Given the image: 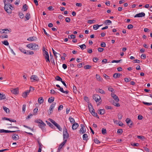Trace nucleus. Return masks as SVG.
Returning <instances> with one entry per match:
<instances>
[{
  "label": "nucleus",
  "instance_id": "61",
  "mask_svg": "<svg viewBox=\"0 0 152 152\" xmlns=\"http://www.w3.org/2000/svg\"><path fill=\"white\" fill-rule=\"evenodd\" d=\"M123 132V130L121 129H119L118 130L117 133L121 134Z\"/></svg>",
  "mask_w": 152,
  "mask_h": 152
},
{
  "label": "nucleus",
  "instance_id": "8",
  "mask_svg": "<svg viewBox=\"0 0 152 152\" xmlns=\"http://www.w3.org/2000/svg\"><path fill=\"white\" fill-rule=\"evenodd\" d=\"M145 15V13L144 12H142L136 14L134 15V17H144Z\"/></svg>",
  "mask_w": 152,
  "mask_h": 152
},
{
  "label": "nucleus",
  "instance_id": "34",
  "mask_svg": "<svg viewBox=\"0 0 152 152\" xmlns=\"http://www.w3.org/2000/svg\"><path fill=\"white\" fill-rule=\"evenodd\" d=\"M55 126L57 128V129L60 131H61L62 129L57 123L55 125Z\"/></svg>",
  "mask_w": 152,
  "mask_h": 152
},
{
  "label": "nucleus",
  "instance_id": "44",
  "mask_svg": "<svg viewBox=\"0 0 152 152\" xmlns=\"http://www.w3.org/2000/svg\"><path fill=\"white\" fill-rule=\"evenodd\" d=\"M25 18L27 20H29L30 18V14L29 13H27L25 16Z\"/></svg>",
  "mask_w": 152,
  "mask_h": 152
},
{
  "label": "nucleus",
  "instance_id": "1",
  "mask_svg": "<svg viewBox=\"0 0 152 152\" xmlns=\"http://www.w3.org/2000/svg\"><path fill=\"white\" fill-rule=\"evenodd\" d=\"M3 2L4 4V8L5 10L9 14H11L12 10L14 9V7L10 3L6 2V0H4Z\"/></svg>",
  "mask_w": 152,
  "mask_h": 152
},
{
  "label": "nucleus",
  "instance_id": "15",
  "mask_svg": "<svg viewBox=\"0 0 152 152\" xmlns=\"http://www.w3.org/2000/svg\"><path fill=\"white\" fill-rule=\"evenodd\" d=\"M79 126L78 124L77 123H75L72 126V129L73 130L76 129Z\"/></svg>",
  "mask_w": 152,
  "mask_h": 152
},
{
  "label": "nucleus",
  "instance_id": "50",
  "mask_svg": "<svg viewBox=\"0 0 152 152\" xmlns=\"http://www.w3.org/2000/svg\"><path fill=\"white\" fill-rule=\"evenodd\" d=\"M50 93L52 94H56L57 93L54 90L51 89L50 90Z\"/></svg>",
  "mask_w": 152,
  "mask_h": 152
},
{
  "label": "nucleus",
  "instance_id": "55",
  "mask_svg": "<svg viewBox=\"0 0 152 152\" xmlns=\"http://www.w3.org/2000/svg\"><path fill=\"white\" fill-rule=\"evenodd\" d=\"M102 134H105L107 132V131H106V129L102 128Z\"/></svg>",
  "mask_w": 152,
  "mask_h": 152
},
{
  "label": "nucleus",
  "instance_id": "23",
  "mask_svg": "<svg viewBox=\"0 0 152 152\" xmlns=\"http://www.w3.org/2000/svg\"><path fill=\"white\" fill-rule=\"evenodd\" d=\"M121 75H122L119 73H115L113 75V77L115 78H117L119 77Z\"/></svg>",
  "mask_w": 152,
  "mask_h": 152
},
{
  "label": "nucleus",
  "instance_id": "49",
  "mask_svg": "<svg viewBox=\"0 0 152 152\" xmlns=\"http://www.w3.org/2000/svg\"><path fill=\"white\" fill-rule=\"evenodd\" d=\"M98 92L102 94H105L104 90L101 89L99 88L98 89Z\"/></svg>",
  "mask_w": 152,
  "mask_h": 152
},
{
  "label": "nucleus",
  "instance_id": "30",
  "mask_svg": "<svg viewBox=\"0 0 152 152\" xmlns=\"http://www.w3.org/2000/svg\"><path fill=\"white\" fill-rule=\"evenodd\" d=\"M33 43H30L26 45V46L29 49L32 50Z\"/></svg>",
  "mask_w": 152,
  "mask_h": 152
},
{
  "label": "nucleus",
  "instance_id": "33",
  "mask_svg": "<svg viewBox=\"0 0 152 152\" xmlns=\"http://www.w3.org/2000/svg\"><path fill=\"white\" fill-rule=\"evenodd\" d=\"M102 25H99L98 24L95 25L93 26V28L95 30H97L99 27L101 26Z\"/></svg>",
  "mask_w": 152,
  "mask_h": 152
},
{
  "label": "nucleus",
  "instance_id": "29",
  "mask_svg": "<svg viewBox=\"0 0 152 152\" xmlns=\"http://www.w3.org/2000/svg\"><path fill=\"white\" fill-rule=\"evenodd\" d=\"M6 96L4 94H1L0 93V100H1L5 98Z\"/></svg>",
  "mask_w": 152,
  "mask_h": 152
},
{
  "label": "nucleus",
  "instance_id": "32",
  "mask_svg": "<svg viewBox=\"0 0 152 152\" xmlns=\"http://www.w3.org/2000/svg\"><path fill=\"white\" fill-rule=\"evenodd\" d=\"M69 119L70 120V122L72 124L75 123V120L74 119L72 118L71 116H70L69 117Z\"/></svg>",
  "mask_w": 152,
  "mask_h": 152
},
{
  "label": "nucleus",
  "instance_id": "2",
  "mask_svg": "<svg viewBox=\"0 0 152 152\" xmlns=\"http://www.w3.org/2000/svg\"><path fill=\"white\" fill-rule=\"evenodd\" d=\"M63 137L64 141L66 140L69 138V135L67 132V129L65 126H64L63 131Z\"/></svg>",
  "mask_w": 152,
  "mask_h": 152
},
{
  "label": "nucleus",
  "instance_id": "42",
  "mask_svg": "<svg viewBox=\"0 0 152 152\" xmlns=\"http://www.w3.org/2000/svg\"><path fill=\"white\" fill-rule=\"evenodd\" d=\"M95 22V20H89L88 21L87 23L89 24H91L94 23Z\"/></svg>",
  "mask_w": 152,
  "mask_h": 152
},
{
  "label": "nucleus",
  "instance_id": "43",
  "mask_svg": "<svg viewBox=\"0 0 152 152\" xmlns=\"http://www.w3.org/2000/svg\"><path fill=\"white\" fill-rule=\"evenodd\" d=\"M75 37V36L73 34L69 35L68 36V38L69 39H74Z\"/></svg>",
  "mask_w": 152,
  "mask_h": 152
},
{
  "label": "nucleus",
  "instance_id": "40",
  "mask_svg": "<svg viewBox=\"0 0 152 152\" xmlns=\"http://www.w3.org/2000/svg\"><path fill=\"white\" fill-rule=\"evenodd\" d=\"M91 67V66L89 65H87L85 66L84 68L85 69H90Z\"/></svg>",
  "mask_w": 152,
  "mask_h": 152
},
{
  "label": "nucleus",
  "instance_id": "18",
  "mask_svg": "<svg viewBox=\"0 0 152 152\" xmlns=\"http://www.w3.org/2000/svg\"><path fill=\"white\" fill-rule=\"evenodd\" d=\"M96 79L98 81H102V78L99 75L96 74Z\"/></svg>",
  "mask_w": 152,
  "mask_h": 152
},
{
  "label": "nucleus",
  "instance_id": "60",
  "mask_svg": "<svg viewBox=\"0 0 152 152\" xmlns=\"http://www.w3.org/2000/svg\"><path fill=\"white\" fill-rule=\"evenodd\" d=\"M103 76L107 80H108V79H110L109 77L105 74H104Z\"/></svg>",
  "mask_w": 152,
  "mask_h": 152
},
{
  "label": "nucleus",
  "instance_id": "26",
  "mask_svg": "<svg viewBox=\"0 0 152 152\" xmlns=\"http://www.w3.org/2000/svg\"><path fill=\"white\" fill-rule=\"evenodd\" d=\"M104 23L107 25H109L112 23V22L110 20H107L104 21Z\"/></svg>",
  "mask_w": 152,
  "mask_h": 152
},
{
  "label": "nucleus",
  "instance_id": "4",
  "mask_svg": "<svg viewBox=\"0 0 152 152\" xmlns=\"http://www.w3.org/2000/svg\"><path fill=\"white\" fill-rule=\"evenodd\" d=\"M93 99H94L96 102H99L101 100V98L100 96L97 94H94L93 95Z\"/></svg>",
  "mask_w": 152,
  "mask_h": 152
},
{
  "label": "nucleus",
  "instance_id": "12",
  "mask_svg": "<svg viewBox=\"0 0 152 152\" xmlns=\"http://www.w3.org/2000/svg\"><path fill=\"white\" fill-rule=\"evenodd\" d=\"M9 31L7 29H0V33L1 34L6 33L7 34L9 33Z\"/></svg>",
  "mask_w": 152,
  "mask_h": 152
},
{
  "label": "nucleus",
  "instance_id": "52",
  "mask_svg": "<svg viewBox=\"0 0 152 152\" xmlns=\"http://www.w3.org/2000/svg\"><path fill=\"white\" fill-rule=\"evenodd\" d=\"M46 126V124L44 123V125H42V124H39L38 125V126L41 129H42L43 128Z\"/></svg>",
  "mask_w": 152,
  "mask_h": 152
},
{
  "label": "nucleus",
  "instance_id": "7",
  "mask_svg": "<svg viewBox=\"0 0 152 152\" xmlns=\"http://www.w3.org/2000/svg\"><path fill=\"white\" fill-rule=\"evenodd\" d=\"M66 142V140H64V141L59 146L57 152H60L62 147L64 145Z\"/></svg>",
  "mask_w": 152,
  "mask_h": 152
},
{
  "label": "nucleus",
  "instance_id": "59",
  "mask_svg": "<svg viewBox=\"0 0 152 152\" xmlns=\"http://www.w3.org/2000/svg\"><path fill=\"white\" fill-rule=\"evenodd\" d=\"M104 49L101 48H98V50L99 52H102L103 51Z\"/></svg>",
  "mask_w": 152,
  "mask_h": 152
},
{
  "label": "nucleus",
  "instance_id": "45",
  "mask_svg": "<svg viewBox=\"0 0 152 152\" xmlns=\"http://www.w3.org/2000/svg\"><path fill=\"white\" fill-rule=\"evenodd\" d=\"M38 110V108H36L33 111L34 112V114L35 115H36L37 114Z\"/></svg>",
  "mask_w": 152,
  "mask_h": 152
},
{
  "label": "nucleus",
  "instance_id": "62",
  "mask_svg": "<svg viewBox=\"0 0 152 152\" xmlns=\"http://www.w3.org/2000/svg\"><path fill=\"white\" fill-rule=\"evenodd\" d=\"M133 27V26L132 24H129L127 26V28L128 29H131Z\"/></svg>",
  "mask_w": 152,
  "mask_h": 152
},
{
  "label": "nucleus",
  "instance_id": "22",
  "mask_svg": "<svg viewBox=\"0 0 152 152\" xmlns=\"http://www.w3.org/2000/svg\"><path fill=\"white\" fill-rule=\"evenodd\" d=\"M88 136L87 135V134H84L83 135V139L84 140L87 141L88 139Z\"/></svg>",
  "mask_w": 152,
  "mask_h": 152
},
{
  "label": "nucleus",
  "instance_id": "39",
  "mask_svg": "<svg viewBox=\"0 0 152 152\" xmlns=\"http://www.w3.org/2000/svg\"><path fill=\"white\" fill-rule=\"evenodd\" d=\"M56 79L58 81H60L61 82H62L63 80L59 76H57L55 77Z\"/></svg>",
  "mask_w": 152,
  "mask_h": 152
},
{
  "label": "nucleus",
  "instance_id": "46",
  "mask_svg": "<svg viewBox=\"0 0 152 152\" xmlns=\"http://www.w3.org/2000/svg\"><path fill=\"white\" fill-rule=\"evenodd\" d=\"M142 103L148 106L152 104V102L148 103L143 102Z\"/></svg>",
  "mask_w": 152,
  "mask_h": 152
},
{
  "label": "nucleus",
  "instance_id": "64",
  "mask_svg": "<svg viewBox=\"0 0 152 152\" xmlns=\"http://www.w3.org/2000/svg\"><path fill=\"white\" fill-rule=\"evenodd\" d=\"M77 90L76 87L75 86H73V91L74 93H76Z\"/></svg>",
  "mask_w": 152,
  "mask_h": 152
},
{
  "label": "nucleus",
  "instance_id": "20",
  "mask_svg": "<svg viewBox=\"0 0 152 152\" xmlns=\"http://www.w3.org/2000/svg\"><path fill=\"white\" fill-rule=\"evenodd\" d=\"M88 107L89 110V111L91 113L94 110L93 107L92 105L91 104H90L88 105Z\"/></svg>",
  "mask_w": 152,
  "mask_h": 152
},
{
  "label": "nucleus",
  "instance_id": "53",
  "mask_svg": "<svg viewBox=\"0 0 152 152\" xmlns=\"http://www.w3.org/2000/svg\"><path fill=\"white\" fill-rule=\"evenodd\" d=\"M3 44H4L5 45H9V43L7 40L4 41L2 42Z\"/></svg>",
  "mask_w": 152,
  "mask_h": 152
},
{
  "label": "nucleus",
  "instance_id": "5",
  "mask_svg": "<svg viewBox=\"0 0 152 152\" xmlns=\"http://www.w3.org/2000/svg\"><path fill=\"white\" fill-rule=\"evenodd\" d=\"M56 104V103L53 102L52 104L50 105L49 109V115H50V114H51L52 112H53V109H54L55 107V106Z\"/></svg>",
  "mask_w": 152,
  "mask_h": 152
},
{
  "label": "nucleus",
  "instance_id": "36",
  "mask_svg": "<svg viewBox=\"0 0 152 152\" xmlns=\"http://www.w3.org/2000/svg\"><path fill=\"white\" fill-rule=\"evenodd\" d=\"M34 54V52L33 51L31 50H28L26 51V55H33Z\"/></svg>",
  "mask_w": 152,
  "mask_h": 152
},
{
  "label": "nucleus",
  "instance_id": "63",
  "mask_svg": "<svg viewBox=\"0 0 152 152\" xmlns=\"http://www.w3.org/2000/svg\"><path fill=\"white\" fill-rule=\"evenodd\" d=\"M100 46L104 48L106 47V44L104 42H103L101 43Z\"/></svg>",
  "mask_w": 152,
  "mask_h": 152
},
{
  "label": "nucleus",
  "instance_id": "38",
  "mask_svg": "<svg viewBox=\"0 0 152 152\" xmlns=\"http://www.w3.org/2000/svg\"><path fill=\"white\" fill-rule=\"evenodd\" d=\"M113 105L116 106V107H119L120 106V104L118 103L117 102H115L114 101H113Z\"/></svg>",
  "mask_w": 152,
  "mask_h": 152
},
{
  "label": "nucleus",
  "instance_id": "35",
  "mask_svg": "<svg viewBox=\"0 0 152 152\" xmlns=\"http://www.w3.org/2000/svg\"><path fill=\"white\" fill-rule=\"evenodd\" d=\"M20 130H17L16 131H9L8 130H5V133H13L15 132H19Z\"/></svg>",
  "mask_w": 152,
  "mask_h": 152
},
{
  "label": "nucleus",
  "instance_id": "54",
  "mask_svg": "<svg viewBox=\"0 0 152 152\" xmlns=\"http://www.w3.org/2000/svg\"><path fill=\"white\" fill-rule=\"evenodd\" d=\"M122 60V59H120L119 60H113L111 61V63H119Z\"/></svg>",
  "mask_w": 152,
  "mask_h": 152
},
{
  "label": "nucleus",
  "instance_id": "56",
  "mask_svg": "<svg viewBox=\"0 0 152 152\" xmlns=\"http://www.w3.org/2000/svg\"><path fill=\"white\" fill-rule=\"evenodd\" d=\"M19 15L20 16V17L21 19L23 18L24 17V15L22 12H21V13L20 12L19 13Z\"/></svg>",
  "mask_w": 152,
  "mask_h": 152
},
{
  "label": "nucleus",
  "instance_id": "48",
  "mask_svg": "<svg viewBox=\"0 0 152 152\" xmlns=\"http://www.w3.org/2000/svg\"><path fill=\"white\" fill-rule=\"evenodd\" d=\"M27 7H28L26 4H25V5H23V9L24 11H26L27 10Z\"/></svg>",
  "mask_w": 152,
  "mask_h": 152
},
{
  "label": "nucleus",
  "instance_id": "41",
  "mask_svg": "<svg viewBox=\"0 0 152 152\" xmlns=\"http://www.w3.org/2000/svg\"><path fill=\"white\" fill-rule=\"evenodd\" d=\"M46 123L50 127H51L53 128L54 126L53 125H52L50 122L49 121H46Z\"/></svg>",
  "mask_w": 152,
  "mask_h": 152
},
{
  "label": "nucleus",
  "instance_id": "14",
  "mask_svg": "<svg viewBox=\"0 0 152 152\" xmlns=\"http://www.w3.org/2000/svg\"><path fill=\"white\" fill-rule=\"evenodd\" d=\"M37 39L36 37H30L27 39V40L29 41H35Z\"/></svg>",
  "mask_w": 152,
  "mask_h": 152
},
{
  "label": "nucleus",
  "instance_id": "11",
  "mask_svg": "<svg viewBox=\"0 0 152 152\" xmlns=\"http://www.w3.org/2000/svg\"><path fill=\"white\" fill-rule=\"evenodd\" d=\"M11 92L15 94H18L19 92V89L18 88L14 89L11 90Z\"/></svg>",
  "mask_w": 152,
  "mask_h": 152
},
{
  "label": "nucleus",
  "instance_id": "16",
  "mask_svg": "<svg viewBox=\"0 0 152 152\" xmlns=\"http://www.w3.org/2000/svg\"><path fill=\"white\" fill-rule=\"evenodd\" d=\"M35 122L39 124H42V125H44V122L41 119H37L35 121Z\"/></svg>",
  "mask_w": 152,
  "mask_h": 152
},
{
  "label": "nucleus",
  "instance_id": "10",
  "mask_svg": "<svg viewBox=\"0 0 152 152\" xmlns=\"http://www.w3.org/2000/svg\"><path fill=\"white\" fill-rule=\"evenodd\" d=\"M39 49L38 45L35 43H33L32 50H38Z\"/></svg>",
  "mask_w": 152,
  "mask_h": 152
},
{
  "label": "nucleus",
  "instance_id": "3",
  "mask_svg": "<svg viewBox=\"0 0 152 152\" xmlns=\"http://www.w3.org/2000/svg\"><path fill=\"white\" fill-rule=\"evenodd\" d=\"M80 126L81 128L79 131V132L80 134H83L86 132L85 127L83 124H81Z\"/></svg>",
  "mask_w": 152,
  "mask_h": 152
},
{
  "label": "nucleus",
  "instance_id": "17",
  "mask_svg": "<svg viewBox=\"0 0 152 152\" xmlns=\"http://www.w3.org/2000/svg\"><path fill=\"white\" fill-rule=\"evenodd\" d=\"M31 79H33L34 80L37 81L39 80L37 76L35 75H33L31 76Z\"/></svg>",
  "mask_w": 152,
  "mask_h": 152
},
{
  "label": "nucleus",
  "instance_id": "19",
  "mask_svg": "<svg viewBox=\"0 0 152 152\" xmlns=\"http://www.w3.org/2000/svg\"><path fill=\"white\" fill-rule=\"evenodd\" d=\"M98 113L100 115L104 114L105 113V110L104 109H100L98 111Z\"/></svg>",
  "mask_w": 152,
  "mask_h": 152
},
{
  "label": "nucleus",
  "instance_id": "58",
  "mask_svg": "<svg viewBox=\"0 0 152 152\" xmlns=\"http://www.w3.org/2000/svg\"><path fill=\"white\" fill-rule=\"evenodd\" d=\"M49 120L52 123H53L54 125L56 124V122L53 119L49 118Z\"/></svg>",
  "mask_w": 152,
  "mask_h": 152
},
{
  "label": "nucleus",
  "instance_id": "27",
  "mask_svg": "<svg viewBox=\"0 0 152 152\" xmlns=\"http://www.w3.org/2000/svg\"><path fill=\"white\" fill-rule=\"evenodd\" d=\"M3 108L7 113H9L10 110L8 108L5 106H3Z\"/></svg>",
  "mask_w": 152,
  "mask_h": 152
},
{
  "label": "nucleus",
  "instance_id": "37",
  "mask_svg": "<svg viewBox=\"0 0 152 152\" xmlns=\"http://www.w3.org/2000/svg\"><path fill=\"white\" fill-rule=\"evenodd\" d=\"M79 46L80 47L81 49L82 50H83L84 49H85L86 47V46L85 44H83L82 45H80Z\"/></svg>",
  "mask_w": 152,
  "mask_h": 152
},
{
  "label": "nucleus",
  "instance_id": "24",
  "mask_svg": "<svg viewBox=\"0 0 152 152\" xmlns=\"http://www.w3.org/2000/svg\"><path fill=\"white\" fill-rule=\"evenodd\" d=\"M45 56V58L46 59V62H50V61L49 59V54H46V55H45L44 56Z\"/></svg>",
  "mask_w": 152,
  "mask_h": 152
},
{
  "label": "nucleus",
  "instance_id": "28",
  "mask_svg": "<svg viewBox=\"0 0 152 152\" xmlns=\"http://www.w3.org/2000/svg\"><path fill=\"white\" fill-rule=\"evenodd\" d=\"M54 100V98L53 97H51L49 98L48 99V102L49 103H51L53 102Z\"/></svg>",
  "mask_w": 152,
  "mask_h": 152
},
{
  "label": "nucleus",
  "instance_id": "31",
  "mask_svg": "<svg viewBox=\"0 0 152 152\" xmlns=\"http://www.w3.org/2000/svg\"><path fill=\"white\" fill-rule=\"evenodd\" d=\"M91 113L92 114L93 116L96 117L98 118H99V116L97 115V113L95 112L94 110L92 112H91Z\"/></svg>",
  "mask_w": 152,
  "mask_h": 152
},
{
  "label": "nucleus",
  "instance_id": "47",
  "mask_svg": "<svg viewBox=\"0 0 152 152\" xmlns=\"http://www.w3.org/2000/svg\"><path fill=\"white\" fill-rule=\"evenodd\" d=\"M118 119H121L123 117L122 114L121 113H119L118 114Z\"/></svg>",
  "mask_w": 152,
  "mask_h": 152
},
{
  "label": "nucleus",
  "instance_id": "9",
  "mask_svg": "<svg viewBox=\"0 0 152 152\" xmlns=\"http://www.w3.org/2000/svg\"><path fill=\"white\" fill-rule=\"evenodd\" d=\"M111 96L113 97L115 101L118 102L119 101V99L118 97L114 94L111 93Z\"/></svg>",
  "mask_w": 152,
  "mask_h": 152
},
{
  "label": "nucleus",
  "instance_id": "21",
  "mask_svg": "<svg viewBox=\"0 0 152 152\" xmlns=\"http://www.w3.org/2000/svg\"><path fill=\"white\" fill-rule=\"evenodd\" d=\"M19 50L22 53H23L24 54H26V50H25L23 48L20 47L19 48Z\"/></svg>",
  "mask_w": 152,
  "mask_h": 152
},
{
  "label": "nucleus",
  "instance_id": "6",
  "mask_svg": "<svg viewBox=\"0 0 152 152\" xmlns=\"http://www.w3.org/2000/svg\"><path fill=\"white\" fill-rule=\"evenodd\" d=\"M126 122L129 127H131L133 125V122L129 118H127L126 120Z\"/></svg>",
  "mask_w": 152,
  "mask_h": 152
},
{
  "label": "nucleus",
  "instance_id": "25",
  "mask_svg": "<svg viewBox=\"0 0 152 152\" xmlns=\"http://www.w3.org/2000/svg\"><path fill=\"white\" fill-rule=\"evenodd\" d=\"M44 99L42 97H40L38 99V102L40 104H41L42 103H43L44 102Z\"/></svg>",
  "mask_w": 152,
  "mask_h": 152
},
{
  "label": "nucleus",
  "instance_id": "57",
  "mask_svg": "<svg viewBox=\"0 0 152 152\" xmlns=\"http://www.w3.org/2000/svg\"><path fill=\"white\" fill-rule=\"evenodd\" d=\"M8 37V36L7 34H4L2 35H1L0 37L2 39L5 38H7Z\"/></svg>",
  "mask_w": 152,
  "mask_h": 152
},
{
  "label": "nucleus",
  "instance_id": "13",
  "mask_svg": "<svg viewBox=\"0 0 152 152\" xmlns=\"http://www.w3.org/2000/svg\"><path fill=\"white\" fill-rule=\"evenodd\" d=\"M12 139L14 140H18L19 139V137L18 134H14L12 135Z\"/></svg>",
  "mask_w": 152,
  "mask_h": 152
},
{
  "label": "nucleus",
  "instance_id": "51",
  "mask_svg": "<svg viewBox=\"0 0 152 152\" xmlns=\"http://www.w3.org/2000/svg\"><path fill=\"white\" fill-rule=\"evenodd\" d=\"M94 142L96 144H99L100 143V141L97 138H95L94 140Z\"/></svg>",
  "mask_w": 152,
  "mask_h": 152
}]
</instances>
